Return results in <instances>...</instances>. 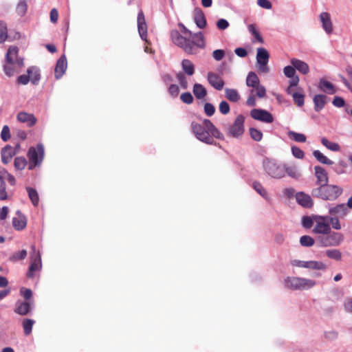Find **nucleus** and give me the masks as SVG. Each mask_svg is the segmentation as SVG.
Here are the masks:
<instances>
[{"mask_svg":"<svg viewBox=\"0 0 352 352\" xmlns=\"http://www.w3.org/2000/svg\"><path fill=\"white\" fill-rule=\"evenodd\" d=\"M203 122L204 126L195 122L191 123L192 131L199 140L208 144H214L215 142L213 138H223L222 133L210 120L204 119Z\"/></svg>","mask_w":352,"mask_h":352,"instance_id":"2","label":"nucleus"},{"mask_svg":"<svg viewBox=\"0 0 352 352\" xmlns=\"http://www.w3.org/2000/svg\"><path fill=\"white\" fill-rule=\"evenodd\" d=\"M67 69V58L65 55H62L57 60L54 74L56 79H59L63 76Z\"/></svg>","mask_w":352,"mask_h":352,"instance_id":"18","label":"nucleus"},{"mask_svg":"<svg viewBox=\"0 0 352 352\" xmlns=\"http://www.w3.org/2000/svg\"><path fill=\"white\" fill-rule=\"evenodd\" d=\"M170 36L173 42L188 54H196L198 49H204L206 47L205 38L201 32L192 34L190 36L192 40L181 35L177 30L171 31Z\"/></svg>","mask_w":352,"mask_h":352,"instance_id":"1","label":"nucleus"},{"mask_svg":"<svg viewBox=\"0 0 352 352\" xmlns=\"http://www.w3.org/2000/svg\"><path fill=\"white\" fill-rule=\"evenodd\" d=\"M182 67L184 73L188 76H192L195 73V65L188 59H184L182 60Z\"/></svg>","mask_w":352,"mask_h":352,"instance_id":"29","label":"nucleus"},{"mask_svg":"<svg viewBox=\"0 0 352 352\" xmlns=\"http://www.w3.org/2000/svg\"><path fill=\"white\" fill-rule=\"evenodd\" d=\"M204 112L208 116H212L215 113V108L211 103L207 102L204 104Z\"/></svg>","mask_w":352,"mask_h":352,"instance_id":"61","label":"nucleus"},{"mask_svg":"<svg viewBox=\"0 0 352 352\" xmlns=\"http://www.w3.org/2000/svg\"><path fill=\"white\" fill-rule=\"evenodd\" d=\"M28 162L25 157H17L14 159V167L17 170H23L27 166Z\"/></svg>","mask_w":352,"mask_h":352,"instance_id":"48","label":"nucleus"},{"mask_svg":"<svg viewBox=\"0 0 352 352\" xmlns=\"http://www.w3.org/2000/svg\"><path fill=\"white\" fill-rule=\"evenodd\" d=\"M314 175L316 178V185L318 186H324L329 182V177L327 170L320 166L314 167Z\"/></svg>","mask_w":352,"mask_h":352,"instance_id":"14","label":"nucleus"},{"mask_svg":"<svg viewBox=\"0 0 352 352\" xmlns=\"http://www.w3.org/2000/svg\"><path fill=\"white\" fill-rule=\"evenodd\" d=\"M266 173L274 178H281L285 175L284 168L273 161L267 160L264 162Z\"/></svg>","mask_w":352,"mask_h":352,"instance_id":"11","label":"nucleus"},{"mask_svg":"<svg viewBox=\"0 0 352 352\" xmlns=\"http://www.w3.org/2000/svg\"><path fill=\"white\" fill-rule=\"evenodd\" d=\"M287 135L290 139L297 142H305L307 140L306 136L302 133H299L292 131H289Z\"/></svg>","mask_w":352,"mask_h":352,"instance_id":"41","label":"nucleus"},{"mask_svg":"<svg viewBox=\"0 0 352 352\" xmlns=\"http://www.w3.org/2000/svg\"><path fill=\"white\" fill-rule=\"evenodd\" d=\"M1 138L3 141L7 142L10 138V131L8 125L3 126L1 132Z\"/></svg>","mask_w":352,"mask_h":352,"instance_id":"56","label":"nucleus"},{"mask_svg":"<svg viewBox=\"0 0 352 352\" xmlns=\"http://www.w3.org/2000/svg\"><path fill=\"white\" fill-rule=\"evenodd\" d=\"M302 224L305 228H310L313 226L314 220L309 216H304L302 219Z\"/></svg>","mask_w":352,"mask_h":352,"instance_id":"64","label":"nucleus"},{"mask_svg":"<svg viewBox=\"0 0 352 352\" xmlns=\"http://www.w3.org/2000/svg\"><path fill=\"white\" fill-rule=\"evenodd\" d=\"M327 97L323 94H317L313 98L314 109L318 112L321 111L327 103Z\"/></svg>","mask_w":352,"mask_h":352,"instance_id":"27","label":"nucleus"},{"mask_svg":"<svg viewBox=\"0 0 352 352\" xmlns=\"http://www.w3.org/2000/svg\"><path fill=\"white\" fill-rule=\"evenodd\" d=\"M12 225L14 229L21 230L26 226V219L24 217H14L12 219Z\"/></svg>","mask_w":352,"mask_h":352,"instance_id":"34","label":"nucleus"},{"mask_svg":"<svg viewBox=\"0 0 352 352\" xmlns=\"http://www.w3.org/2000/svg\"><path fill=\"white\" fill-rule=\"evenodd\" d=\"M285 285L287 288L294 290L308 289L315 286L316 282L311 279L300 277H287L285 279Z\"/></svg>","mask_w":352,"mask_h":352,"instance_id":"7","label":"nucleus"},{"mask_svg":"<svg viewBox=\"0 0 352 352\" xmlns=\"http://www.w3.org/2000/svg\"><path fill=\"white\" fill-rule=\"evenodd\" d=\"M342 192V188L337 185H329L328 184L313 188L311 192L313 197L328 201L336 200Z\"/></svg>","mask_w":352,"mask_h":352,"instance_id":"4","label":"nucleus"},{"mask_svg":"<svg viewBox=\"0 0 352 352\" xmlns=\"http://www.w3.org/2000/svg\"><path fill=\"white\" fill-rule=\"evenodd\" d=\"M26 256L27 251L25 250H22L12 254L10 256L9 260L12 262H16L18 261L25 259Z\"/></svg>","mask_w":352,"mask_h":352,"instance_id":"43","label":"nucleus"},{"mask_svg":"<svg viewBox=\"0 0 352 352\" xmlns=\"http://www.w3.org/2000/svg\"><path fill=\"white\" fill-rule=\"evenodd\" d=\"M329 222L331 223L332 228L335 230H339L342 228L339 219L337 217L328 216V223Z\"/></svg>","mask_w":352,"mask_h":352,"instance_id":"54","label":"nucleus"},{"mask_svg":"<svg viewBox=\"0 0 352 352\" xmlns=\"http://www.w3.org/2000/svg\"><path fill=\"white\" fill-rule=\"evenodd\" d=\"M28 11V4L25 0H20L17 3L16 8V13L21 16H23L26 14Z\"/></svg>","mask_w":352,"mask_h":352,"instance_id":"40","label":"nucleus"},{"mask_svg":"<svg viewBox=\"0 0 352 352\" xmlns=\"http://www.w3.org/2000/svg\"><path fill=\"white\" fill-rule=\"evenodd\" d=\"M285 173L292 178L298 179L300 176V173L294 166H287L284 168Z\"/></svg>","mask_w":352,"mask_h":352,"instance_id":"44","label":"nucleus"},{"mask_svg":"<svg viewBox=\"0 0 352 352\" xmlns=\"http://www.w3.org/2000/svg\"><path fill=\"white\" fill-rule=\"evenodd\" d=\"M270 54L267 50L263 47L258 48L256 54V62L259 72L267 74L269 72L267 63Z\"/></svg>","mask_w":352,"mask_h":352,"instance_id":"10","label":"nucleus"},{"mask_svg":"<svg viewBox=\"0 0 352 352\" xmlns=\"http://www.w3.org/2000/svg\"><path fill=\"white\" fill-rule=\"evenodd\" d=\"M193 94L198 99H203L207 94L206 88L201 84L196 83L193 86Z\"/></svg>","mask_w":352,"mask_h":352,"instance_id":"30","label":"nucleus"},{"mask_svg":"<svg viewBox=\"0 0 352 352\" xmlns=\"http://www.w3.org/2000/svg\"><path fill=\"white\" fill-rule=\"evenodd\" d=\"M314 239L308 235L302 236L300 239V243L304 247H311L314 244Z\"/></svg>","mask_w":352,"mask_h":352,"instance_id":"49","label":"nucleus"},{"mask_svg":"<svg viewBox=\"0 0 352 352\" xmlns=\"http://www.w3.org/2000/svg\"><path fill=\"white\" fill-rule=\"evenodd\" d=\"M321 143L323 146L332 151H338L340 149L338 144L330 142L326 138L321 139Z\"/></svg>","mask_w":352,"mask_h":352,"instance_id":"42","label":"nucleus"},{"mask_svg":"<svg viewBox=\"0 0 352 352\" xmlns=\"http://www.w3.org/2000/svg\"><path fill=\"white\" fill-rule=\"evenodd\" d=\"M225 54L223 50H216L212 52V57L217 61H220L224 58Z\"/></svg>","mask_w":352,"mask_h":352,"instance_id":"63","label":"nucleus"},{"mask_svg":"<svg viewBox=\"0 0 352 352\" xmlns=\"http://www.w3.org/2000/svg\"><path fill=\"white\" fill-rule=\"evenodd\" d=\"M327 235L329 236L333 246L340 245L343 241V236L341 233L331 232V230L330 233H328Z\"/></svg>","mask_w":352,"mask_h":352,"instance_id":"31","label":"nucleus"},{"mask_svg":"<svg viewBox=\"0 0 352 352\" xmlns=\"http://www.w3.org/2000/svg\"><path fill=\"white\" fill-rule=\"evenodd\" d=\"M225 96L226 98L231 102H236L240 100V95L238 91L234 89H226Z\"/></svg>","mask_w":352,"mask_h":352,"instance_id":"33","label":"nucleus"},{"mask_svg":"<svg viewBox=\"0 0 352 352\" xmlns=\"http://www.w3.org/2000/svg\"><path fill=\"white\" fill-rule=\"evenodd\" d=\"M8 37V29L6 24L0 21V43H3Z\"/></svg>","mask_w":352,"mask_h":352,"instance_id":"50","label":"nucleus"},{"mask_svg":"<svg viewBox=\"0 0 352 352\" xmlns=\"http://www.w3.org/2000/svg\"><path fill=\"white\" fill-rule=\"evenodd\" d=\"M250 134L251 138L255 140V141H261L263 138V133L259 130L254 129V128H250Z\"/></svg>","mask_w":352,"mask_h":352,"instance_id":"52","label":"nucleus"},{"mask_svg":"<svg viewBox=\"0 0 352 352\" xmlns=\"http://www.w3.org/2000/svg\"><path fill=\"white\" fill-rule=\"evenodd\" d=\"M320 19L325 32L328 34H331L333 32V24L330 14L328 12H323L320 14Z\"/></svg>","mask_w":352,"mask_h":352,"instance_id":"21","label":"nucleus"},{"mask_svg":"<svg viewBox=\"0 0 352 352\" xmlns=\"http://www.w3.org/2000/svg\"><path fill=\"white\" fill-rule=\"evenodd\" d=\"M254 89L251 90V94H254V93L255 92L254 96H257L259 98H263L265 97L266 89L263 85H261L259 84L257 86L254 87Z\"/></svg>","mask_w":352,"mask_h":352,"instance_id":"45","label":"nucleus"},{"mask_svg":"<svg viewBox=\"0 0 352 352\" xmlns=\"http://www.w3.org/2000/svg\"><path fill=\"white\" fill-rule=\"evenodd\" d=\"M260 84V80L257 75L254 72H250L246 78V85L248 87H254Z\"/></svg>","mask_w":352,"mask_h":352,"instance_id":"32","label":"nucleus"},{"mask_svg":"<svg viewBox=\"0 0 352 352\" xmlns=\"http://www.w3.org/2000/svg\"><path fill=\"white\" fill-rule=\"evenodd\" d=\"M32 254L30 256L31 263L28 267L26 276L33 279L39 276L42 269L41 257L39 252L36 250L35 245H32Z\"/></svg>","mask_w":352,"mask_h":352,"instance_id":"6","label":"nucleus"},{"mask_svg":"<svg viewBox=\"0 0 352 352\" xmlns=\"http://www.w3.org/2000/svg\"><path fill=\"white\" fill-rule=\"evenodd\" d=\"M16 119L19 122L26 124L28 127L34 126L37 121L34 114L25 111L19 112L16 116Z\"/></svg>","mask_w":352,"mask_h":352,"instance_id":"16","label":"nucleus"},{"mask_svg":"<svg viewBox=\"0 0 352 352\" xmlns=\"http://www.w3.org/2000/svg\"><path fill=\"white\" fill-rule=\"evenodd\" d=\"M292 152L293 155L298 159H302L305 156L304 151L296 146H292Z\"/></svg>","mask_w":352,"mask_h":352,"instance_id":"58","label":"nucleus"},{"mask_svg":"<svg viewBox=\"0 0 352 352\" xmlns=\"http://www.w3.org/2000/svg\"><path fill=\"white\" fill-rule=\"evenodd\" d=\"M45 155L44 146L38 144L35 147L32 146L28 151V169L33 170L41 164Z\"/></svg>","mask_w":352,"mask_h":352,"instance_id":"5","label":"nucleus"},{"mask_svg":"<svg viewBox=\"0 0 352 352\" xmlns=\"http://www.w3.org/2000/svg\"><path fill=\"white\" fill-rule=\"evenodd\" d=\"M313 155L316 158V160L322 164L327 165H332L333 164V161L327 158L318 150L314 151L313 152Z\"/></svg>","mask_w":352,"mask_h":352,"instance_id":"35","label":"nucleus"},{"mask_svg":"<svg viewBox=\"0 0 352 352\" xmlns=\"http://www.w3.org/2000/svg\"><path fill=\"white\" fill-rule=\"evenodd\" d=\"M219 109V111L223 115L228 114L230 110L229 104L226 101L220 102Z\"/></svg>","mask_w":352,"mask_h":352,"instance_id":"62","label":"nucleus"},{"mask_svg":"<svg viewBox=\"0 0 352 352\" xmlns=\"http://www.w3.org/2000/svg\"><path fill=\"white\" fill-rule=\"evenodd\" d=\"M318 240L320 245L322 247L333 246L331 244V242L327 235L319 236L318 238Z\"/></svg>","mask_w":352,"mask_h":352,"instance_id":"59","label":"nucleus"},{"mask_svg":"<svg viewBox=\"0 0 352 352\" xmlns=\"http://www.w3.org/2000/svg\"><path fill=\"white\" fill-rule=\"evenodd\" d=\"M244 120L245 118L243 116H238L234 124L229 128L228 133L234 138L241 136L244 132Z\"/></svg>","mask_w":352,"mask_h":352,"instance_id":"12","label":"nucleus"},{"mask_svg":"<svg viewBox=\"0 0 352 352\" xmlns=\"http://www.w3.org/2000/svg\"><path fill=\"white\" fill-rule=\"evenodd\" d=\"M15 155L13 148L7 145L1 150V160L4 164H8Z\"/></svg>","mask_w":352,"mask_h":352,"instance_id":"25","label":"nucleus"},{"mask_svg":"<svg viewBox=\"0 0 352 352\" xmlns=\"http://www.w3.org/2000/svg\"><path fill=\"white\" fill-rule=\"evenodd\" d=\"M181 100L186 104H190L193 102V97L190 92H185L180 96Z\"/></svg>","mask_w":352,"mask_h":352,"instance_id":"57","label":"nucleus"},{"mask_svg":"<svg viewBox=\"0 0 352 352\" xmlns=\"http://www.w3.org/2000/svg\"><path fill=\"white\" fill-rule=\"evenodd\" d=\"M318 88L322 91L325 92L328 94H333L336 92V89L334 85L331 82L323 78L320 80L318 83Z\"/></svg>","mask_w":352,"mask_h":352,"instance_id":"26","label":"nucleus"},{"mask_svg":"<svg viewBox=\"0 0 352 352\" xmlns=\"http://www.w3.org/2000/svg\"><path fill=\"white\" fill-rule=\"evenodd\" d=\"M209 84L217 90H221L225 85L224 80L217 74L209 72L207 76Z\"/></svg>","mask_w":352,"mask_h":352,"instance_id":"17","label":"nucleus"},{"mask_svg":"<svg viewBox=\"0 0 352 352\" xmlns=\"http://www.w3.org/2000/svg\"><path fill=\"white\" fill-rule=\"evenodd\" d=\"M253 188L262 197H267V192L261 183L258 182H253Z\"/></svg>","mask_w":352,"mask_h":352,"instance_id":"53","label":"nucleus"},{"mask_svg":"<svg viewBox=\"0 0 352 352\" xmlns=\"http://www.w3.org/2000/svg\"><path fill=\"white\" fill-rule=\"evenodd\" d=\"M23 67L24 60L19 55V48L16 46H10L5 57L3 66L4 73L8 77H11L19 73Z\"/></svg>","mask_w":352,"mask_h":352,"instance_id":"3","label":"nucleus"},{"mask_svg":"<svg viewBox=\"0 0 352 352\" xmlns=\"http://www.w3.org/2000/svg\"><path fill=\"white\" fill-rule=\"evenodd\" d=\"M176 77L181 87L184 89H186L188 88V82L184 74L179 72L176 74Z\"/></svg>","mask_w":352,"mask_h":352,"instance_id":"51","label":"nucleus"},{"mask_svg":"<svg viewBox=\"0 0 352 352\" xmlns=\"http://www.w3.org/2000/svg\"><path fill=\"white\" fill-rule=\"evenodd\" d=\"M290 62L295 69H297L301 74H307L309 72V65L305 62L297 58H292Z\"/></svg>","mask_w":352,"mask_h":352,"instance_id":"24","label":"nucleus"},{"mask_svg":"<svg viewBox=\"0 0 352 352\" xmlns=\"http://www.w3.org/2000/svg\"><path fill=\"white\" fill-rule=\"evenodd\" d=\"M292 79L289 80V86L287 87L286 91L287 94H292V91H294L293 87L297 86L299 82V78L297 76H294L293 78H291Z\"/></svg>","mask_w":352,"mask_h":352,"instance_id":"55","label":"nucleus"},{"mask_svg":"<svg viewBox=\"0 0 352 352\" xmlns=\"http://www.w3.org/2000/svg\"><path fill=\"white\" fill-rule=\"evenodd\" d=\"M6 178L11 186L16 184V179L14 177L10 174L4 168L0 167V200L5 201L9 199L12 195H10L6 191V184L5 182Z\"/></svg>","mask_w":352,"mask_h":352,"instance_id":"8","label":"nucleus"},{"mask_svg":"<svg viewBox=\"0 0 352 352\" xmlns=\"http://www.w3.org/2000/svg\"><path fill=\"white\" fill-rule=\"evenodd\" d=\"M325 254L330 258L336 261H340L342 259V253L339 250H327Z\"/></svg>","mask_w":352,"mask_h":352,"instance_id":"46","label":"nucleus"},{"mask_svg":"<svg viewBox=\"0 0 352 352\" xmlns=\"http://www.w3.org/2000/svg\"><path fill=\"white\" fill-rule=\"evenodd\" d=\"M251 117L256 120L265 123H272L274 121L272 115L266 110L261 109H253L250 111Z\"/></svg>","mask_w":352,"mask_h":352,"instance_id":"13","label":"nucleus"},{"mask_svg":"<svg viewBox=\"0 0 352 352\" xmlns=\"http://www.w3.org/2000/svg\"><path fill=\"white\" fill-rule=\"evenodd\" d=\"M34 320L32 319L25 318L23 320L22 325L25 335L28 336L31 333L32 327L34 324Z\"/></svg>","mask_w":352,"mask_h":352,"instance_id":"38","label":"nucleus"},{"mask_svg":"<svg viewBox=\"0 0 352 352\" xmlns=\"http://www.w3.org/2000/svg\"><path fill=\"white\" fill-rule=\"evenodd\" d=\"M249 32L254 36L255 39L259 42L260 43H263V39L258 32V30L256 28L255 25L251 24L248 26Z\"/></svg>","mask_w":352,"mask_h":352,"instance_id":"47","label":"nucleus"},{"mask_svg":"<svg viewBox=\"0 0 352 352\" xmlns=\"http://www.w3.org/2000/svg\"><path fill=\"white\" fill-rule=\"evenodd\" d=\"M293 98L294 103L298 107H302L305 102V95L302 93L292 91V94H288Z\"/></svg>","mask_w":352,"mask_h":352,"instance_id":"39","label":"nucleus"},{"mask_svg":"<svg viewBox=\"0 0 352 352\" xmlns=\"http://www.w3.org/2000/svg\"><path fill=\"white\" fill-rule=\"evenodd\" d=\"M283 72H284V74L287 78H293L296 74L295 67L293 65L292 66H289V65L286 66L284 67Z\"/></svg>","mask_w":352,"mask_h":352,"instance_id":"60","label":"nucleus"},{"mask_svg":"<svg viewBox=\"0 0 352 352\" xmlns=\"http://www.w3.org/2000/svg\"><path fill=\"white\" fill-rule=\"evenodd\" d=\"M329 213L331 215H337L342 218L347 215L349 211L344 204H340L335 206L330 207L329 209Z\"/></svg>","mask_w":352,"mask_h":352,"instance_id":"22","label":"nucleus"},{"mask_svg":"<svg viewBox=\"0 0 352 352\" xmlns=\"http://www.w3.org/2000/svg\"><path fill=\"white\" fill-rule=\"evenodd\" d=\"M306 268L311 270H324L327 268V265L320 261H309L307 263Z\"/></svg>","mask_w":352,"mask_h":352,"instance_id":"36","label":"nucleus"},{"mask_svg":"<svg viewBox=\"0 0 352 352\" xmlns=\"http://www.w3.org/2000/svg\"><path fill=\"white\" fill-rule=\"evenodd\" d=\"M138 28L141 38L146 43L147 41V24L146 23L144 12L141 10L138 15Z\"/></svg>","mask_w":352,"mask_h":352,"instance_id":"15","label":"nucleus"},{"mask_svg":"<svg viewBox=\"0 0 352 352\" xmlns=\"http://www.w3.org/2000/svg\"><path fill=\"white\" fill-rule=\"evenodd\" d=\"M26 190L28 192V197L31 200L32 204L35 206H38L39 197L36 190L31 187H27Z\"/></svg>","mask_w":352,"mask_h":352,"instance_id":"37","label":"nucleus"},{"mask_svg":"<svg viewBox=\"0 0 352 352\" xmlns=\"http://www.w3.org/2000/svg\"><path fill=\"white\" fill-rule=\"evenodd\" d=\"M31 309V304L29 302L18 300L15 304L14 312L21 316L28 314Z\"/></svg>","mask_w":352,"mask_h":352,"instance_id":"20","label":"nucleus"},{"mask_svg":"<svg viewBox=\"0 0 352 352\" xmlns=\"http://www.w3.org/2000/svg\"><path fill=\"white\" fill-rule=\"evenodd\" d=\"M296 199L300 205L305 208H310L314 205L311 197L303 192L296 193Z\"/></svg>","mask_w":352,"mask_h":352,"instance_id":"19","label":"nucleus"},{"mask_svg":"<svg viewBox=\"0 0 352 352\" xmlns=\"http://www.w3.org/2000/svg\"><path fill=\"white\" fill-rule=\"evenodd\" d=\"M194 20L196 25L201 29L205 28L207 22L204 13L200 8H195L194 10Z\"/></svg>","mask_w":352,"mask_h":352,"instance_id":"23","label":"nucleus"},{"mask_svg":"<svg viewBox=\"0 0 352 352\" xmlns=\"http://www.w3.org/2000/svg\"><path fill=\"white\" fill-rule=\"evenodd\" d=\"M314 220L316 225L313 229L314 233L324 235L330 233L331 228L328 223V216H316Z\"/></svg>","mask_w":352,"mask_h":352,"instance_id":"9","label":"nucleus"},{"mask_svg":"<svg viewBox=\"0 0 352 352\" xmlns=\"http://www.w3.org/2000/svg\"><path fill=\"white\" fill-rule=\"evenodd\" d=\"M27 74L30 78V81L34 85H37L41 79L40 71L36 67H30L27 69Z\"/></svg>","mask_w":352,"mask_h":352,"instance_id":"28","label":"nucleus"}]
</instances>
